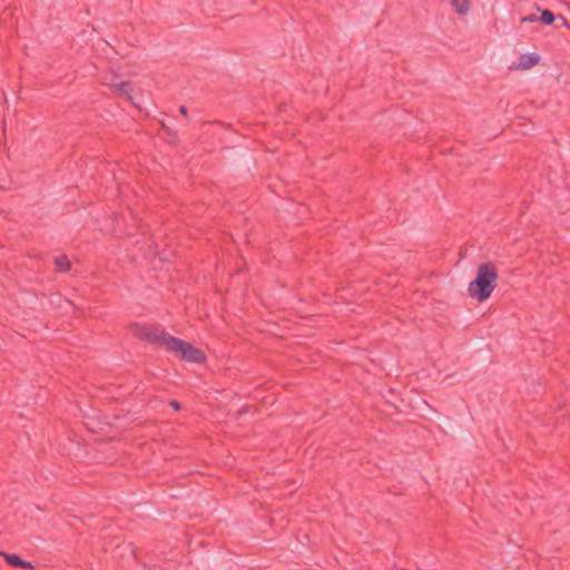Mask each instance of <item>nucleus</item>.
<instances>
[{
    "mask_svg": "<svg viewBox=\"0 0 570 570\" xmlns=\"http://www.w3.org/2000/svg\"><path fill=\"white\" fill-rule=\"evenodd\" d=\"M498 277V268L492 262L480 264L475 278L468 286L469 296L480 303L485 302L497 287Z\"/></svg>",
    "mask_w": 570,
    "mask_h": 570,
    "instance_id": "nucleus-1",
    "label": "nucleus"
},
{
    "mask_svg": "<svg viewBox=\"0 0 570 570\" xmlns=\"http://www.w3.org/2000/svg\"><path fill=\"white\" fill-rule=\"evenodd\" d=\"M166 350L179 356L185 362L195 364H203L206 362V354L203 350L175 336L168 338V345Z\"/></svg>",
    "mask_w": 570,
    "mask_h": 570,
    "instance_id": "nucleus-2",
    "label": "nucleus"
},
{
    "mask_svg": "<svg viewBox=\"0 0 570 570\" xmlns=\"http://www.w3.org/2000/svg\"><path fill=\"white\" fill-rule=\"evenodd\" d=\"M130 328L134 336L138 340L148 343H159L165 347L168 345V338L171 337L170 334L151 324L132 323Z\"/></svg>",
    "mask_w": 570,
    "mask_h": 570,
    "instance_id": "nucleus-3",
    "label": "nucleus"
},
{
    "mask_svg": "<svg viewBox=\"0 0 570 570\" xmlns=\"http://www.w3.org/2000/svg\"><path fill=\"white\" fill-rule=\"evenodd\" d=\"M116 78H118V76L115 73L112 75V79L110 80V82L108 83V86L110 87V89L112 90L114 94H117L119 96H124L126 97L130 102H134L132 101V96L130 94L131 91V85L129 81H120V82H117L116 81Z\"/></svg>",
    "mask_w": 570,
    "mask_h": 570,
    "instance_id": "nucleus-4",
    "label": "nucleus"
},
{
    "mask_svg": "<svg viewBox=\"0 0 570 570\" xmlns=\"http://www.w3.org/2000/svg\"><path fill=\"white\" fill-rule=\"evenodd\" d=\"M540 60L541 56L535 52L522 53L519 58L517 69L528 70L538 65Z\"/></svg>",
    "mask_w": 570,
    "mask_h": 570,
    "instance_id": "nucleus-5",
    "label": "nucleus"
},
{
    "mask_svg": "<svg viewBox=\"0 0 570 570\" xmlns=\"http://www.w3.org/2000/svg\"><path fill=\"white\" fill-rule=\"evenodd\" d=\"M0 554L6 562L13 568L33 569V564L30 561L21 559V557L16 553L0 552Z\"/></svg>",
    "mask_w": 570,
    "mask_h": 570,
    "instance_id": "nucleus-6",
    "label": "nucleus"
},
{
    "mask_svg": "<svg viewBox=\"0 0 570 570\" xmlns=\"http://www.w3.org/2000/svg\"><path fill=\"white\" fill-rule=\"evenodd\" d=\"M56 271L59 273H67L71 268L69 258L66 255L55 257Z\"/></svg>",
    "mask_w": 570,
    "mask_h": 570,
    "instance_id": "nucleus-7",
    "label": "nucleus"
},
{
    "mask_svg": "<svg viewBox=\"0 0 570 570\" xmlns=\"http://www.w3.org/2000/svg\"><path fill=\"white\" fill-rule=\"evenodd\" d=\"M451 4L460 16L468 13L470 9V0H451Z\"/></svg>",
    "mask_w": 570,
    "mask_h": 570,
    "instance_id": "nucleus-8",
    "label": "nucleus"
},
{
    "mask_svg": "<svg viewBox=\"0 0 570 570\" xmlns=\"http://www.w3.org/2000/svg\"><path fill=\"white\" fill-rule=\"evenodd\" d=\"M539 19L543 24L550 26L554 22L556 16L551 10L543 9V10H541V14H540Z\"/></svg>",
    "mask_w": 570,
    "mask_h": 570,
    "instance_id": "nucleus-9",
    "label": "nucleus"
},
{
    "mask_svg": "<svg viewBox=\"0 0 570 570\" xmlns=\"http://www.w3.org/2000/svg\"><path fill=\"white\" fill-rule=\"evenodd\" d=\"M522 22H535V21H540L539 17L537 14H529L527 17H523L521 19Z\"/></svg>",
    "mask_w": 570,
    "mask_h": 570,
    "instance_id": "nucleus-10",
    "label": "nucleus"
},
{
    "mask_svg": "<svg viewBox=\"0 0 570 570\" xmlns=\"http://www.w3.org/2000/svg\"><path fill=\"white\" fill-rule=\"evenodd\" d=\"M169 405L175 410L179 411L181 409V404L177 400L169 401Z\"/></svg>",
    "mask_w": 570,
    "mask_h": 570,
    "instance_id": "nucleus-11",
    "label": "nucleus"
},
{
    "mask_svg": "<svg viewBox=\"0 0 570 570\" xmlns=\"http://www.w3.org/2000/svg\"><path fill=\"white\" fill-rule=\"evenodd\" d=\"M179 112L183 115V116H187L188 114V109L186 106H180L179 107Z\"/></svg>",
    "mask_w": 570,
    "mask_h": 570,
    "instance_id": "nucleus-12",
    "label": "nucleus"
},
{
    "mask_svg": "<svg viewBox=\"0 0 570 570\" xmlns=\"http://www.w3.org/2000/svg\"><path fill=\"white\" fill-rule=\"evenodd\" d=\"M561 20L563 21V24H568V21L566 18H563L562 16H560Z\"/></svg>",
    "mask_w": 570,
    "mask_h": 570,
    "instance_id": "nucleus-13",
    "label": "nucleus"
}]
</instances>
